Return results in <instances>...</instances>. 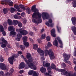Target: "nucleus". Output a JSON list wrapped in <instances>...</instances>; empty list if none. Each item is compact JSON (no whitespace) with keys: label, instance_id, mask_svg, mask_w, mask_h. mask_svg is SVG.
Here are the masks:
<instances>
[{"label":"nucleus","instance_id":"4","mask_svg":"<svg viewBox=\"0 0 76 76\" xmlns=\"http://www.w3.org/2000/svg\"><path fill=\"white\" fill-rule=\"evenodd\" d=\"M44 51L45 56H47L48 55L51 60H53V59L55 58L54 54V53H53V52L52 50L49 49L48 50V49H45Z\"/></svg>","mask_w":76,"mask_h":76},{"label":"nucleus","instance_id":"32","mask_svg":"<svg viewBox=\"0 0 76 76\" xmlns=\"http://www.w3.org/2000/svg\"><path fill=\"white\" fill-rule=\"evenodd\" d=\"M73 7H76V0H74L73 2Z\"/></svg>","mask_w":76,"mask_h":76},{"label":"nucleus","instance_id":"62","mask_svg":"<svg viewBox=\"0 0 76 76\" xmlns=\"http://www.w3.org/2000/svg\"><path fill=\"white\" fill-rule=\"evenodd\" d=\"M54 26V24H52L50 25V27H53V26Z\"/></svg>","mask_w":76,"mask_h":76},{"label":"nucleus","instance_id":"5","mask_svg":"<svg viewBox=\"0 0 76 76\" xmlns=\"http://www.w3.org/2000/svg\"><path fill=\"white\" fill-rule=\"evenodd\" d=\"M14 7L15 8V9H17V11L19 12H22V10H20V8H21L22 9H23V10H25V8L24 6L22 5H20L19 6L15 5H14Z\"/></svg>","mask_w":76,"mask_h":76},{"label":"nucleus","instance_id":"52","mask_svg":"<svg viewBox=\"0 0 76 76\" xmlns=\"http://www.w3.org/2000/svg\"><path fill=\"white\" fill-rule=\"evenodd\" d=\"M75 51L74 53V56H76V48H74Z\"/></svg>","mask_w":76,"mask_h":76},{"label":"nucleus","instance_id":"57","mask_svg":"<svg viewBox=\"0 0 76 76\" xmlns=\"http://www.w3.org/2000/svg\"><path fill=\"white\" fill-rule=\"evenodd\" d=\"M49 22L50 23H52V20H51V19H49Z\"/></svg>","mask_w":76,"mask_h":76},{"label":"nucleus","instance_id":"6","mask_svg":"<svg viewBox=\"0 0 76 76\" xmlns=\"http://www.w3.org/2000/svg\"><path fill=\"white\" fill-rule=\"evenodd\" d=\"M16 31L17 32H20V34H21L23 35H26L28 34V31H27L25 30H23V29L22 28H16Z\"/></svg>","mask_w":76,"mask_h":76},{"label":"nucleus","instance_id":"21","mask_svg":"<svg viewBox=\"0 0 76 76\" xmlns=\"http://www.w3.org/2000/svg\"><path fill=\"white\" fill-rule=\"evenodd\" d=\"M72 21L74 25H76V18L72 17Z\"/></svg>","mask_w":76,"mask_h":76},{"label":"nucleus","instance_id":"8","mask_svg":"<svg viewBox=\"0 0 76 76\" xmlns=\"http://www.w3.org/2000/svg\"><path fill=\"white\" fill-rule=\"evenodd\" d=\"M15 57V58H18V56L14 54L13 56H12L8 58V61L11 64H13V61L16 60Z\"/></svg>","mask_w":76,"mask_h":76},{"label":"nucleus","instance_id":"23","mask_svg":"<svg viewBox=\"0 0 76 76\" xmlns=\"http://www.w3.org/2000/svg\"><path fill=\"white\" fill-rule=\"evenodd\" d=\"M40 71L42 73H44L46 72V69L44 67H41L40 68Z\"/></svg>","mask_w":76,"mask_h":76},{"label":"nucleus","instance_id":"26","mask_svg":"<svg viewBox=\"0 0 76 76\" xmlns=\"http://www.w3.org/2000/svg\"><path fill=\"white\" fill-rule=\"evenodd\" d=\"M16 34V33L15 31H13L10 32V36H11L12 35H15Z\"/></svg>","mask_w":76,"mask_h":76},{"label":"nucleus","instance_id":"28","mask_svg":"<svg viewBox=\"0 0 76 76\" xmlns=\"http://www.w3.org/2000/svg\"><path fill=\"white\" fill-rule=\"evenodd\" d=\"M7 22H8V24L10 25H13L12 21L10 19H8L7 20Z\"/></svg>","mask_w":76,"mask_h":76},{"label":"nucleus","instance_id":"24","mask_svg":"<svg viewBox=\"0 0 76 76\" xmlns=\"http://www.w3.org/2000/svg\"><path fill=\"white\" fill-rule=\"evenodd\" d=\"M57 38H55V41H54L53 44L55 46H57L58 45V42L56 39H57Z\"/></svg>","mask_w":76,"mask_h":76},{"label":"nucleus","instance_id":"63","mask_svg":"<svg viewBox=\"0 0 76 76\" xmlns=\"http://www.w3.org/2000/svg\"><path fill=\"white\" fill-rule=\"evenodd\" d=\"M45 75H46V76H48L49 75V74L48 73H45Z\"/></svg>","mask_w":76,"mask_h":76},{"label":"nucleus","instance_id":"44","mask_svg":"<svg viewBox=\"0 0 76 76\" xmlns=\"http://www.w3.org/2000/svg\"><path fill=\"white\" fill-rule=\"evenodd\" d=\"M37 41L39 44H41L42 42V41L40 39H37Z\"/></svg>","mask_w":76,"mask_h":76},{"label":"nucleus","instance_id":"11","mask_svg":"<svg viewBox=\"0 0 76 76\" xmlns=\"http://www.w3.org/2000/svg\"><path fill=\"white\" fill-rule=\"evenodd\" d=\"M1 42H0V44H4L1 45V47L2 48H4L6 46V45L7 44V41L4 39L3 37L1 38Z\"/></svg>","mask_w":76,"mask_h":76},{"label":"nucleus","instance_id":"60","mask_svg":"<svg viewBox=\"0 0 76 76\" xmlns=\"http://www.w3.org/2000/svg\"><path fill=\"white\" fill-rule=\"evenodd\" d=\"M22 19V17L20 16H19L18 17V19Z\"/></svg>","mask_w":76,"mask_h":76},{"label":"nucleus","instance_id":"43","mask_svg":"<svg viewBox=\"0 0 76 76\" xmlns=\"http://www.w3.org/2000/svg\"><path fill=\"white\" fill-rule=\"evenodd\" d=\"M26 12H27L28 14H30V13H31V9H27L26 11Z\"/></svg>","mask_w":76,"mask_h":76},{"label":"nucleus","instance_id":"35","mask_svg":"<svg viewBox=\"0 0 76 76\" xmlns=\"http://www.w3.org/2000/svg\"><path fill=\"white\" fill-rule=\"evenodd\" d=\"M18 25L19 28H22V24L21 22H19L18 23Z\"/></svg>","mask_w":76,"mask_h":76},{"label":"nucleus","instance_id":"46","mask_svg":"<svg viewBox=\"0 0 76 76\" xmlns=\"http://www.w3.org/2000/svg\"><path fill=\"white\" fill-rule=\"evenodd\" d=\"M3 25L4 27V28L5 29H7V26L6 23H4Z\"/></svg>","mask_w":76,"mask_h":76},{"label":"nucleus","instance_id":"48","mask_svg":"<svg viewBox=\"0 0 76 76\" xmlns=\"http://www.w3.org/2000/svg\"><path fill=\"white\" fill-rule=\"evenodd\" d=\"M14 17L15 19H18V16L17 15H15Z\"/></svg>","mask_w":76,"mask_h":76},{"label":"nucleus","instance_id":"39","mask_svg":"<svg viewBox=\"0 0 76 76\" xmlns=\"http://www.w3.org/2000/svg\"><path fill=\"white\" fill-rule=\"evenodd\" d=\"M57 28L58 32H60V31L61 30V28H60V27L58 26H57Z\"/></svg>","mask_w":76,"mask_h":76},{"label":"nucleus","instance_id":"3","mask_svg":"<svg viewBox=\"0 0 76 76\" xmlns=\"http://www.w3.org/2000/svg\"><path fill=\"white\" fill-rule=\"evenodd\" d=\"M55 70H56V71H58V72H61V74L62 75H66V76H76V73L73 74V72H69L68 73V75H67L68 72L66 70V69H60L56 68V69H55Z\"/></svg>","mask_w":76,"mask_h":76},{"label":"nucleus","instance_id":"33","mask_svg":"<svg viewBox=\"0 0 76 76\" xmlns=\"http://www.w3.org/2000/svg\"><path fill=\"white\" fill-rule=\"evenodd\" d=\"M26 19H25V18H24L23 19L22 21V22L23 24H26Z\"/></svg>","mask_w":76,"mask_h":76},{"label":"nucleus","instance_id":"37","mask_svg":"<svg viewBox=\"0 0 76 76\" xmlns=\"http://www.w3.org/2000/svg\"><path fill=\"white\" fill-rule=\"evenodd\" d=\"M20 47L22 50H23L25 49V46H24L20 45Z\"/></svg>","mask_w":76,"mask_h":76},{"label":"nucleus","instance_id":"20","mask_svg":"<svg viewBox=\"0 0 76 76\" xmlns=\"http://www.w3.org/2000/svg\"><path fill=\"white\" fill-rule=\"evenodd\" d=\"M8 30L9 31H15V28L14 27L12 26H9L8 28Z\"/></svg>","mask_w":76,"mask_h":76},{"label":"nucleus","instance_id":"22","mask_svg":"<svg viewBox=\"0 0 76 76\" xmlns=\"http://www.w3.org/2000/svg\"><path fill=\"white\" fill-rule=\"evenodd\" d=\"M72 30L74 33V34L76 35V28L75 26L71 27Z\"/></svg>","mask_w":76,"mask_h":76},{"label":"nucleus","instance_id":"14","mask_svg":"<svg viewBox=\"0 0 76 76\" xmlns=\"http://www.w3.org/2000/svg\"><path fill=\"white\" fill-rule=\"evenodd\" d=\"M63 56L64 57V60L65 61L68 60L70 58V55H67L66 54H64Z\"/></svg>","mask_w":76,"mask_h":76},{"label":"nucleus","instance_id":"30","mask_svg":"<svg viewBox=\"0 0 76 76\" xmlns=\"http://www.w3.org/2000/svg\"><path fill=\"white\" fill-rule=\"evenodd\" d=\"M46 37V36L45 35V34H42L41 37V39H45V38Z\"/></svg>","mask_w":76,"mask_h":76},{"label":"nucleus","instance_id":"45","mask_svg":"<svg viewBox=\"0 0 76 76\" xmlns=\"http://www.w3.org/2000/svg\"><path fill=\"white\" fill-rule=\"evenodd\" d=\"M6 76H9L11 75V74H10V73L9 72H7L5 75Z\"/></svg>","mask_w":76,"mask_h":76},{"label":"nucleus","instance_id":"38","mask_svg":"<svg viewBox=\"0 0 76 76\" xmlns=\"http://www.w3.org/2000/svg\"><path fill=\"white\" fill-rule=\"evenodd\" d=\"M4 11V14H6V13H7V9L6 8H4L3 10Z\"/></svg>","mask_w":76,"mask_h":76},{"label":"nucleus","instance_id":"9","mask_svg":"<svg viewBox=\"0 0 76 76\" xmlns=\"http://www.w3.org/2000/svg\"><path fill=\"white\" fill-rule=\"evenodd\" d=\"M37 52L38 53L40 54V56L41 57V59L43 60H45V58H44L43 57H44V51L42 50L41 48H39L37 50Z\"/></svg>","mask_w":76,"mask_h":76},{"label":"nucleus","instance_id":"54","mask_svg":"<svg viewBox=\"0 0 76 76\" xmlns=\"http://www.w3.org/2000/svg\"><path fill=\"white\" fill-rule=\"evenodd\" d=\"M29 34L30 35H31V36H32V35H34V33L31 31H30Z\"/></svg>","mask_w":76,"mask_h":76},{"label":"nucleus","instance_id":"49","mask_svg":"<svg viewBox=\"0 0 76 76\" xmlns=\"http://www.w3.org/2000/svg\"><path fill=\"white\" fill-rule=\"evenodd\" d=\"M45 48L46 49H48L50 48V46L47 44L46 45Z\"/></svg>","mask_w":76,"mask_h":76},{"label":"nucleus","instance_id":"58","mask_svg":"<svg viewBox=\"0 0 76 76\" xmlns=\"http://www.w3.org/2000/svg\"><path fill=\"white\" fill-rule=\"evenodd\" d=\"M65 63H68V64H70V61H67Z\"/></svg>","mask_w":76,"mask_h":76},{"label":"nucleus","instance_id":"64","mask_svg":"<svg viewBox=\"0 0 76 76\" xmlns=\"http://www.w3.org/2000/svg\"><path fill=\"white\" fill-rule=\"evenodd\" d=\"M44 29H42L41 30V32H44Z\"/></svg>","mask_w":76,"mask_h":76},{"label":"nucleus","instance_id":"27","mask_svg":"<svg viewBox=\"0 0 76 76\" xmlns=\"http://www.w3.org/2000/svg\"><path fill=\"white\" fill-rule=\"evenodd\" d=\"M51 68L52 69H53L54 70H55V69H56V65L52 63L51 64Z\"/></svg>","mask_w":76,"mask_h":76},{"label":"nucleus","instance_id":"16","mask_svg":"<svg viewBox=\"0 0 76 76\" xmlns=\"http://www.w3.org/2000/svg\"><path fill=\"white\" fill-rule=\"evenodd\" d=\"M25 67V64L23 62H21L19 66V69H21L24 68Z\"/></svg>","mask_w":76,"mask_h":76},{"label":"nucleus","instance_id":"2","mask_svg":"<svg viewBox=\"0 0 76 76\" xmlns=\"http://www.w3.org/2000/svg\"><path fill=\"white\" fill-rule=\"evenodd\" d=\"M35 5H34L31 8V10L32 12H36L34 13L32 15V22L34 23H35L37 25H38L39 23H41V19L40 18V21H38L37 23V22L34 19V18H37V16L39 18H41V14L38 12V9H36Z\"/></svg>","mask_w":76,"mask_h":76},{"label":"nucleus","instance_id":"51","mask_svg":"<svg viewBox=\"0 0 76 76\" xmlns=\"http://www.w3.org/2000/svg\"><path fill=\"white\" fill-rule=\"evenodd\" d=\"M24 71L22 70H21L19 71V73L20 74H22V73H24Z\"/></svg>","mask_w":76,"mask_h":76},{"label":"nucleus","instance_id":"29","mask_svg":"<svg viewBox=\"0 0 76 76\" xmlns=\"http://www.w3.org/2000/svg\"><path fill=\"white\" fill-rule=\"evenodd\" d=\"M38 48V45L37 44H34L33 45V48L34 50H36Z\"/></svg>","mask_w":76,"mask_h":76},{"label":"nucleus","instance_id":"34","mask_svg":"<svg viewBox=\"0 0 76 76\" xmlns=\"http://www.w3.org/2000/svg\"><path fill=\"white\" fill-rule=\"evenodd\" d=\"M15 11V9L14 8H11L10 12L11 13H13Z\"/></svg>","mask_w":76,"mask_h":76},{"label":"nucleus","instance_id":"1","mask_svg":"<svg viewBox=\"0 0 76 76\" xmlns=\"http://www.w3.org/2000/svg\"><path fill=\"white\" fill-rule=\"evenodd\" d=\"M31 56L30 53H27V55L26 56V58L28 59V61L26 60V58H24V60L25 61L26 64H28V66L30 69H33V70H37V67L35 65H37V63L34 60L32 59V58H31Z\"/></svg>","mask_w":76,"mask_h":76},{"label":"nucleus","instance_id":"17","mask_svg":"<svg viewBox=\"0 0 76 76\" xmlns=\"http://www.w3.org/2000/svg\"><path fill=\"white\" fill-rule=\"evenodd\" d=\"M22 38V34L19 33L17 34V38H16L15 39L18 41H19L20 40V38Z\"/></svg>","mask_w":76,"mask_h":76},{"label":"nucleus","instance_id":"55","mask_svg":"<svg viewBox=\"0 0 76 76\" xmlns=\"http://www.w3.org/2000/svg\"><path fill=\"white\" fill-rule=\"evenodd\" d=\"M21 16L23 17L25 16V14L24 12H23L21 14Z\"/></svg>","mask_w":76,"mask_h":76},{"label":"nucleus","instance_id":"19","mask_svg":"<svg viewBox=\"0 0 76 76\" xmlns=\"http://www.w3.org/2000/svg\"><path fill=\"white\" fill-rule=\"evenodd\" d=\"M57 40H58L60 44L61 45L60 46V47L61 48H63V43H62V42L61 41V40H60V37H57Z\"/></svg>","mask_w":76,"mask_h":76},{"label":"nucleus","instance_id":"7","mask_svg":"<svg viewBox=\"0 0 76 76\" xmlns=\"http://www.w3.org/2000/svg\"><path fill=\"white\" fill-rule=\"evenodd\" d=\"M11 0H2L1 2V4L2 5L5 4H9V6H12L13 5V3L12 2H9Z\"/></svg>","mask_w":76,"mask_h":76},{"label":"nucleus","instance_id":"36","mask_svg":"<svg viewBox=\"0 0 76 76\" xmlns=\"http://www.w3.org/2000/svg\"><path fill=\"white\" fill-rule=\"evenodd\" d=\"M47 69L48 70V72H49V73H50L51 72V68L48 67L47 68Z\"/></svg>","mask_w":76,"mask_h":76},{"label":"nucleus","instance_id":"50","mask_svg":"<svg viewBox=\"0 0 76 76\" xmlns=\"http://www.w3.org/2000/svg\"><path fill=\"white\" fill-rule=\"evenodd\" d=\"M3 61H4V59L3 58V57H1V58H0V61L3 62Z\"/></svg>","mask_w":76,"mask_h":76},{"label":"nucleus","instance_id":"25","mask_svg":"<svg viewBox=\"0 0 76 76\" xmlns=\"http://www.w3.org/2000/svg\"><path fill=\"white\" fill-rule=\"evenodd\" d=\"M19 22L18 20H13V25L14 26L17 25V24H18V23Z\"/></svg>","mask_w":76,"mask_h":76},{"label":"nucleus","instance_id":"53","mask_svg":"<svg viewBox=\"0 0 76 76\" xmlns=\"http://www.w3.org/2000/svg\"><path fill=\"white\" fill-rule=\"evenodd\" d=\"M48 45L50 47H51L52 46V45L51 44L50 42H48Z\"/></svg>","mask_w":76,"mask_h":76},{"label":"nucleus","instance_id":"56","mask_svg":"<svg viewBox=\"0 0 76 76\" xmlns=\"http://www.w3.org/2000/svg\"><path fill=\"white\" fill-rule=\"evenodd\" d=\"M46 24L48 26H50V24L48 23H46Z\"/></svg>","mask_w":76,"mask_h":76},{"label":"nucleus","instance_id":"12","mask_svg":"<svg viewBox=\"0 0 76 76\" xmlns=\"http://www.w3.org/2000/svg\"><path fill=\"white\" fill-rule=\"evenodd\" d=\"M29 75H32L33 74V76H38V73L32 70H30L28 73Z\"/></svg>","mask_w":76,"mask_h":76},{"label":"nucleus","instance_id":"41","mask_svg":"<svg viewBox=\"0 0 76 76\" xmlns=\"http://www.w3.org/2000/svg\"><path fill=\"white\" fill-rule=\"evenodd\" d=\"M4 76V72L3 71H1L0 72V76Z\"/></svg>","mask_w":76,"mask_h":76},{"label":"nucleus","instance_id":"42","mask_svg":"<svg viewBox=\"0 0 76 76\" xmlns=\"http://www.w3.org/2000/svg\"><path fill=\"white\" fill-rule=\"evenodd\" d=\"M10 74H12L14 72V70L13 69H11L10 71Z\"/></svg>","mask_w":76,"mask_h":76},{"label":"nucleus","instance_id":"47","mask_svg":"<svg viewBox=\"0 0 76 76\" xmlns=\"http://www.w3.org/2000/svg\"><path fill=\"white\" fill-rule=\"evenodd\" d=\"M62 65V67H66V64H65V63H63L61 64Z\"/></svg>","mask_w":76,"mask_h":76},{"label":"nucleus","instance_id":"10","mask_svg":"<svg viewBox=\"0 0 76 76\" xmlns=\"http://www.w3.org/2000/svg\"><path fill=\"white\" fill-rule=\"evenodd\" d=\"M23 44L27 48L29 47V43L26 42V41L28 40V37L26 36H24V37H23Z\"/></svg>","mask_w":76,"mask_h":76},{"label":"nucleus","instance_id":"18","mask_svg":"<svg viewBox=\"0 0 76 76\" xmlns=\"http://www.w3.org/2000/svg\"><path fill=\"white\" fill-rule=\"evenodd\" d=\"M51 34L53 37H56V34H55V29H53L51 30Z\"/></svg>","mask_w":76,"mask_h":76},{"label":"nucleus","instance_id":"13","mask_svg":"<svg viewBox=\"0 0 76 76\" xmlns=\"http://www.w3.org/2000/svg\"><path fill=\"white\" fill-rule=\"evenodd\" d=\"M42 18H43L44 20L45 19H48L50 18V16L47 15V13L45 12H43L42 14Z\"/></svg>","mask_w":76,"mask_h":76},{"label":"nucleus","instance_id":"31","mask_svg":"<svg viewBox=\"0 0 76 76\" xmlns=\"http://www.w3.org/2000/svg\"><path fill=\"white\" fill-rule=\"evenodd\" d=\"M43 65L44 67H48V66H50V63H46L45 65L44 63H43Z\"/></svg>","mask_w":76,"mask_h":76},{"label":"nucleus","instance_id":"61","mask_svg":"<svg viewBox=\"0 0 76 76\" xmlns=\"http://www.w3.org/2000/svg\"><path fill=\"white\" fill-rule=\"evenodd\" d=\"M19 44L18 43H17L16 44V45L17 47H19Z\"/></svg>","mask_w":76,"mask_h":76},{"label":"nucleus","instance_id":"59","mask_svg":"<svg viewBox=\"0 0 76 76\" xmlns=\"http://www.w3.org/2000/svg\"><path fill=\"white\" fill-rule=\"evenodd\" d=\"M18 53L19 54H22V52L20 51L18 52Z\"/></svg>","mask_w":76,"mask_h":76},{"label":"nucleus","instance_id":"15","mask_svg":"<svg viewBox=\"0 0 76 76\" xmlns=\"http://www.w3.org/2000/svg\"><path fill=\"white\" fill-rule=\"evenodd\" d=\"M0 67L2 70H6V66L3 63L0 64Z\"/></svg>","mask_w":76,"mask_h":76},{"label":"nucleus","instance_id":"40","mask_svg":"<svg viewBox=\"0 0 76 76\" xmlns=\"http://www.w3.org/2000/svg\"><path fill=\"white\" fill-rule=\"evenodd\" d=\"M46 39L47 41H50V37L49 36H48L46 37Z\"/></svg>","mask_w":76,"mask_h":76}]
</instances>
